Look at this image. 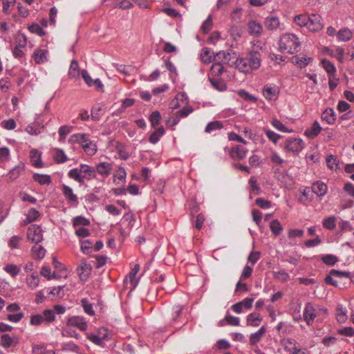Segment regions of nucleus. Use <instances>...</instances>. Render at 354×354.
Here are the masks:
<instances>
[{"label": "nucleus", "instance_id": "f257e3e1", "mask_svg": "<svg viewBox=\"0 0 354 354\" xmlns=\"http://www.w3.org/2000/svg\"><path fill=\"white\" fill-rule=\"evenodd\" d=\"M236 67L243 73H251L259 68L261 64V55L259 51H251L245 57H238L235 62Z\"/></svg>", "mask_w": 354, "mask_h": 354}, {"label": "nucleus", "instance_id": "f03ea898", "mask_svg": "<svg viewBox=\"0 0 354 354\" xmlns=\"http://www.w3.org/2000/svg\"><path fill=\"white\" fill-rule=\"evenodd\" d=\"M299 38L294 34L286 33L281 36L279 41V50L282 53L293 54L300 48Z\"/></svg>", "mask_w": 354, "mask_h": 354}, {"label": "nucleus", "instance_id": "7ed1b4c3", "mask_svg": "<svg viewBox=\"0 0 354 354\" xmlns=\"http://www.w3.org/2000/svg\"><path fill=\"white\" fill-rule=\"evenodd\" d=\"M68 141L71 143H79L88 156H93L97 151L95 143L89 139V135L88 134H73L71 136Z\"/></svg>", "mask_w": 354, "mask_h": 354}, {"label": "nucleus", "instance_id": "20e7f679", "mask_svg": "<svg viewBox=\"0 0 354 354\" xmlns=\"http://www.w3.org/2000/svg\"><path fill=\"white\" fill-rule=\"evenodd\" d=\"M304 147L305 144L301 138H288L284 142V150L286 152L298 153Z\"/></svg>", "mask_w": 354, "mask_h": 354}, {"label": "nucleus", "instance_id": "39448f33", "mask_svg": "<svg viewBox=\"0 0 354 354\" xmlns=\"http://www.w3.org/2000/svg\"><path fill=\"white\" fill-rule=\"evenodd\" d=\"M27 238L29 241L38 243L43 239L42 230L40 226L31 225L27 232Z\"/></svg>", "mask_w": 354, "mask_h": 354}, {"label": "nucleus", "instance_id": "423d86ee", "mask_svg": "<svg viewBox=\"0 0 354 354\" xmlns=\"http://www.w3.org/2000/svg\"><path fill=\"white\" fill-rule=\"evenodd\" d=\"M318 315L317 310L311 303L308 302L306 304L303 313V317L308 326H311L313 324L315 319L318 316Z\"/></svg>", "mask_w": 354, "mask_h": 354}, {"label": "nucleus", "instance_id": "0eeeda50", "mask_svg": "<svg viewBox=\"0 0 354 354\" xmlns=\"http://www.w3.org/2000/svg\"><path fill=\"white\" fill-rule=\"evenodd\" d=\"M279 94V88L275 84H268L263 88V95L267 100H277Z\"/></svg>", "mask_w": 354, "mask_h": 354}, {"label": "nucleus", "instance_id": "6e6552de", "mask_svg": "<svg viewBox=\"0 0 354 354\" xmlns=\"http://www.w3.org/2000/svg\"><path fill=\"white\" fill-rule=\"evenodd\" d=\"M307 28L311 32H318L323 28L321 23L322 17L319 15L312 14L308 16Z\"/></svg>", "mask_w": 354, "mask_h": 354}, {"label": "nucleus", "instance_id": "1a4fd4ad", "mask_svg": "<svg viewBox=\"0 0 354 354\" xmlns=\"http://www.w3.org/2000/svg\"><path fill=\"white\" fill-rule=\"evenodd\" d=\"M17 44L15 46L12 53L15 58H21L24 55L22 48H24L27 44L26 36L24 34L19 35L17 37Z\"/></svg>", "mask_w": 354, "mask_h": 354}, {"label": "nucleus", "instance_id": "9d476101", "mask_svg": "<svg viewBox=\"0 0 354 354\" xmlns=\"http://www.w3.org/2000/svg\"><path fill=\"white\" fill-rule=\"evenodd\" d=\"M67 326L77 328L82 331H85L87 329V323L83 317L73 316L68 319Z\"/></svg>", "mask_w": 354, "mask_h": 354}, {"label": "nucleus", "instance_id": "9b49d317", "mask_svg": "<svg viewBox=\"0 0 354 354\" xmlns=\"http://www.w3.org/2000/svg\"><path fill=\"white\" fill-rule=\"evenodd\" d=\"M253 301V298L247 297L242 301L232 305L231 308L236 313H241L243 311V308H245L247 310L250 309L252 306Z\"/></svg>", "mask_w": 354, "mask_h": 354}, {"label": "nucleus", "instance_id": "f8f14e48", "mask_svg": "<svg viewBox=\"0 0 354 354\" xmlns=\"http://www.w3.org/2000/svg\"><path fill=\"white\" fill-rule=\"evenodd\" d=\"M62 191L65 198L69 203L74 205H77L79 203L77 195L73 193L72 188L69 186L63 185L62 186Z\"/></svg>", "mask_w": 354, "mask_h": 354}, {"label": "nucleus", "instance_id": "ddd939ff", "mask_svg": "<svg viewBox=\"0 0 354 354\" xmlns=\"http://www.w3.org/2000/svg\"><path fill=\"white\" fill-rule=\"evenodd\" d=\"M248 150L241 146L232 147L230 151V156L234 160H241L246 157Z\"/></svg>", "mask_w": 354, "mask_h": 354}, {"label": "nucleus", "instance_id": "4468645a", "mask_svg": "<svg viewBox=\"0 0 354 354\" xmlns=\"http://www.w3.org/2000/svg\"><path fill=\"white\" fill-rule=\"evenodd\" d=\"M112 169L111 163L103 162L97 164L95 169L100 175L107 177L111 174Z\"/></svg>", "mask_w": 354, "mask_h": 354}, {"label": "nucleus", "instance_id": "2eb2a0df", "mask_svg": "<svg viewBox=\"0 0 354 354\" xmlns=\"http://www.w3.org/2000/svg\"><path fill=\"white\" fill-rule=\"evenodd\" d=\"M321 131L322 127L319 123L317 121H315L310 128L305 131L304 135L308 138L313 139L319 134Z\"/></svg>", "mask_w": 354, "mask_h": 354}, {"label": "nucleus", "instance_id": "dca6fc26", "mask_svg": "<svg viewBox=\"0 0 354 354\" xmlns=\"http://www.w3.org/2000/svg\"><path fill=\"white\" fill-rule=\"evenodd\" d=\"M48 51L46 49H37L33 53L34 60L36 64H41L47 62Z\"/></svg>", "mask_w": 354, "mask_h": 354}, {"label": "nucleus", "instance_id": "f3484780", "mask_svg": "<svg viewBox=\"0 0 354 354\" xmlns=\"http://www.w3.org/2000/svg\"><path fill=\"white\" fill-rule=\"evenodd\" d=\"M264 24L268 30H274L279 28L280 22L277 17L268 16L265 19Z\"/></svg>", "mask_w": 354, "mask_h": 354}, {"label": "nucleus", "instance_id": "a211bd4d", "mask_svg": "<svg viewBox=\"0 0 354 354\" xmlns=\"http://www.w3.org/2000/svg\"><path fill=\"white\" fill-rule=\"evenodd\" d=\"M284 348L291 354H299L301 353L299 346H297L295 340L292 339H288L285 341Z\"/></svg>", "mask_w": 354, "mask_h": 354}, {"label": "nucleus", "instance_id": "6ab92c4d", "mask_svg": "<svg viewBox=\"0 0 354 354\" xmlns=\"http://www.w3.org/2000/svg\"><path fill=\"white\" fill-rule=\"evenodd\" d=\"M312 192L319 196H323L326 194L327 185L320 181L314 183L312 185Z\"/></svg>", "mask_w": 354, "mask_h": 354}, {"label": "nucleus", "instance_id": "aec40b11", "mask_svg": "<svg viewBox=\"0 0 354 354\" xmlns=\"http://www.w3.org/2000/svg\"><path fill=\"white\" fill-rule=\"evenodd\" d=\"M68 176L80 184H84V179L87 178L86 175L81 174L80 169L78 168L71 169L68 173Z\"/></svg>", "mask_w": 354, "mask_h": 354}, {"label": "nucleus", "instance_id": "412c9836", "mask_svg": "<svg viewBox=\"0 0 354 354\" xmlns=\"http://www.w3.org/2000/svg\"><path fill=\"white\" fill-rule=\"evenodd\" d=\"M262 318L259 313H252L247 316L246 322L248 326H258L260 325Z\"/></svg>", "mask_w": 354, "mask_h": 354}, {"label": "nucleus", "instance_id": "4be33fe9", "mask_svg": "<svg viewBox=\"0 0 354 354\" xmlns=\"http://www.w3.org/2000/svg\"><path fill=\"white\" fill-rule=\"evenodd\" d=\"M77 270L78 271L81 270V272H79L80 279H86L88 275L91 274V266L86 261H82Z\"/></svg>", "mask_w": 354, "mask_h": 354}, {"label": "nucleus", "instance_id": "5701e85b", "mask_svg": "<svg viewBox=\"0 0 354 354\" xmlns=\"http://www.w3.org/2000/svg\"><path fill=\"white\" fill-rule=\"evenodd\" d=\"M322 119L329 124H333L335 122L336 115L334 110L328 108L322 114Z\"/></svg>", "mask_w": 354, "mask_h": 354}, {"label": "nucleus", "instance_id": "b1692460", "mask_svg": "<svg viewBox=\"0 0 354 354\" xmlns=\"http://www.w3.org/2000/svg\"><path fill=\"white\" fill-rule=\"evenodd\" d=\"M266 333V328L264 326H261L258 331L254 333L250 336V343L251 345H256L258 342H260L262 337Z\"/></svg>", "mask_w": 354, "mask_h": 354}, {"label": "nucleus", "instance_id": "393cba45", "mask_svg": "<svg viewBox=\"0 0 354 354\" xmlns=\"http://www.w3.org/2000/svg\"><path fill=\"white\" fill-rule=\"evenodd\" d=\"M212 86L218 91H224L227 89V85L225 82L217 77H209Z\"/></svg>", "mask_w": 354, "mask_h": 354}, {"label": "nucleus", "instance_id": "a878e982", "mask_svg": "<svg viewBox=\"0 0 354 354\" xmlns=\"http://www.w3.org/2000/svg\"><path fill=\"white\" fill-rule=\"evenodd\" d=\"M165 134V129L162 126L157 128L152 132L149 138V141L152 144L157 143L160 138Z\"/></svg>", "mask_w": 354, "mask_h": 354}, {"label": "nucleus", "instance_id": "bb28decb", "mask_svg": "<svg viewBox=\"0 0 354 354\" xmlns=\"http://www.w3.org/2000/svg\"><path fill=\"white\" fill-rule=\"evenodd\" d=\"M81 174L86 175L87 178L86 179H91L95 178V169L87 165L81 164L80 166Z\"/></svg>", "mask_w": 354, "mask_h": 354}, {"label": "nucleus", "instance_id": "cd10ccee", "mask_svg": "<svg viewBox=\"0 0 354 354\" xmlns=\"http://www.w3.org/2000/svg\"><path fill=\"white\" fill-rule=\"evenodd\" d=\"M249 32L251 35H259L263 30L262 26L254 21H251L248 24Z\"/></svg>", "mask_w": 354, "mask_h": 354}, {"label": "nucleus", "instance_id": "c85d7f7f", "mask_svg": "<svg viewBox=\"0 0 354 354\" xmlns=\"http://www.w3.org/2000/svg\"><path fill=\"white\" fill-rule=\"evenodd\" d=\"M33 179L35 182L41 185H50L52 183L50 176L47 174H39L36 173L33 175Z\"/></svg>", "mask_w": 354, "mask_h": 354}, {"label": "nucleus", "instance_id": "c756f323", "mask_svg": "<svg viewBox=\"0 0 354 354\" xmlns=\"http://www.w3.org/2000/svg\"><path fill=\"white\" fill-rule=\"evenodd\" d=\"M161 119V114L158 111H153L149 117L151 126L154 129H156L160 124Z\"/></svg>", "mask_w": 354, "mask_h": 354}, {"label": "nucleus", "instance_id": "7c9ffc66", "mask_svg": "<svg viewBox=\"0 0 354 354\" xmlns=\"http://www.w3.org/2000/svg\"><path fill=\"white\" fill-rule=\"evenodd\" d=\"M54 151L53 159L57 163L61 164L68 160V158L62 149H55Z\"/></svg>", "mask_w": 354, "mask_h": 354}, {"label": "nucleus", "instance_id": "2f4dec72", "mask_svg": "<svg viewBox=\"0 0 354 354\" xmlns=\"http://www.w3.org/2000/svg\"><path fill=\"white\" fill-rule=\"evenodd\" d=\"M337 37L339 41H348L352 38L353 33L348 28H343L337 32Z\"/></svg>", "mask_w": 354, "mask_h": 354}, {"label": "nucleus", "instance_id": "473e14b6", "mask_svg": "<svg viewBox=\"0 0 354 354\" xmlns=\"http://www.w3.org/2000/svg\"><path fill=\"white\" fill-rule=\"evenodd\" d=\"M184 308V306L183 305H176L174 306L171 308V316H172V321L174 322H177L179 321L182 313L183 310Z\"/></svg>", "mask_w": 354, "mask_h": 354}, {"label": "nucleus", "instance_id": "72a5a7b5", "mask_svg": "<svg viewBox=\"0 0 354 354\" xmlns=\"http://www.w3.org/2000/svg\"><path fill=\"white\" fill-rule=\"evenodd\" d=\"M41 317L44 322L48 324L55 320V311L50 309L44 310L42 313Z\"/></svg>", "mask_w": 354, "mask_h": 354}, {"label": "nucleus", "instance_id": "f704fd0d", "mask_svg": "<svg viewBox=\"0 0 354 354\" xmlns=\"http://www.w3.org/2000/svg\"><path fill=\"white\" fill-rule=\"evenodd\" d=\"M231 53L225 51H220L216 53L214 58L216 59L218 62H223L224 64H229L230 62Z\"/></svg>", "mask_w": 354, "mask_h": 354}, {"label": "nucleus", "instance_id": "c9c22d12", "mask_svg": "<svg viewBox=\"0 0 354 354\" xmlns=\"http://www.w3.org/2000/svg\"><path fill=\"white\" fill-rule=\"evenodd\" d=\"M224 67L220 62L214 63L210 68L212 77H219L223 73Z\"/></svg>", "mask_w": 354, "mask_h": 354}, {"label": "nucleus", "instance_id": "e433bc0d", "mask_svg": "<svg viewBox=\"0 0 354 354\" xmlns=\"http://www.w3.org/2000/svg\"><path fill=\"white\" fill-rule=\"evenodd\" d=\"M223 127V123L221 121H213L209 122L205 129L206 133H211L216 130L221 129Z\"/></svg>", "mask_w": 354, "mask_h": 354}, {"label": "nucleus", "instance_id": "4c0bfd02", "mask_svg": "<svg viewBox=\"0 0 354 354\" xmlns=\"http://www.w3.org/2000/svg\"><path fill=\"white\" fill-rule=\"evenodd\" d=\"M90 225V221L88 218L82 216H78L73 219V225L74 227H77L78 226H88Z\"/></svg>", "mask_w": 354, "mask_h": 354}, {"label": "nucleus", "instance_id": "58836bf2", "mask_svg": "<svg viewBox=\"0 0 354 354\" xmlns=\"http://www.w3.org/2000/svg\"><path fill=\"white\" fill-rule=\"evenodd\" d=\"M292 60L294 63H296L297 64L299 65L301 68H303L306 67L308 64L309 62L312 60V58L306 56L300 57L296 55L292 57Z\"/></svg>", "mask_w": 354, "mask_h": 354}, {"label": "nucleus", "instance_id": "ea45409f", "mask_svg": "<svg viewBox=\"0 0 354 354\" xmlns=\"http://www.w3.org/2000/svg\"><path fill=\"white\" fill-rule=\"evenodd\" d=\"M68 75L71 78H75L79 76V64L77 61L72 60L68 70Z\"/></svg>", "mask_w": 354, "mask_h": 354}, {"label": "nucleus", "instance_id": "a19ab883", "mask_svg": "<svg viewBox=\"0 0 354 354\" xmlns=\"http://www.w3.org/2000/svg\"><path fill=\"white\" fill-rule=\"evenodd\" d=\"M270 122L271 124L279 131L284 133H290L292 131V129H288L283 123H281L277 118H272Z\"/></svg>", "mask_w": 354, "mask_h": 354}, {"label": "nucleus", "instance_id": "79ce46f5", "mask_svg": "<svg viewBox=\"0 0 354 354\" xmlns=\"http://www.w3.org/2000/svg\"><path fill=\"white\" fill-rule=\"evenodd\" d=\"M24 165H17L16 167H15L12 169H11L9 171L8 175L9 176V178L12 180H14L19 176V175L24 171Z\"/></svg>", "mask_w": 354, "mask_h": 354}, {"label": "nucleus", "instance_id": "37998d69", "mask_svg": "<svg viewBox=\"0 0 354 354\" xmlns=\"http://www.w3.org/2000/svg\"><path fill=\"white\" fill-rule=\"evenodd\" d=\"M270 228L272 234L275 236H278L281 232L283 227L278 220H273L270 222Z\"/></svg>", "mask_w": 354, "mask_h": 354}, {"label": "nucleus", "instance_id": "c03bdc74", "mask_svg": "<svg viewBox=\"0 0 354 354\" xmlns=\"http://www.w3.org/2000/svg\"><path fill=\"white\" fill-rule=\"evenodd\" d=\"M201 56L202 62L205 64L213 62L214 59V56L211 55V52L207 48H203Z\"/></svg>", "mask_w": 354, "mask_h": 354}, {"label": "nucleus", "instance_id": "a18cd8bd", "mask_svg": "<svg viewBox=\"0 0 354 354\" xmlns=\"http://www.w3.org/2000/svg\"><path fill=\"white\" fill-rule=\"evenodd\" d=\"M30 158L32 159V160H34L36 158L38 159V160H36L33 163V165L35 167L41 168L43 167V163L40 160L41 154L37 149H32L30 151Z\"/></svg>", "mask_w": 354, "mask_h": 354}, {"label": "nucleus", "instance_id": "49530a36", "mask_svg": "<svg viewBox=\"0 0 354 354\" xmlns=\"http://www.w3.org/2000/svg\"><path fill=\"white\" fill-rule=\"evenodd\" d=\"M264 131L268 139L275 145L277 143L279 140L282 138L281 135L277 134L272 130L265 129Z\"/></svg>", "mask_w": 354, "mask_h": 354}, {"label": "nucleus", "instance_id": "de8ad7c7", "mask_svg": "<svg viewBox=\"0 0 354 354\" xmlns=\"http://www.w3.org/2000/svg\"><path fill=\"white\" fill-rule=\"evenodd\" d=\"M347 319L346 310L342 305L337 307V320L338 322L344 323Z\"/></svg>", "mask_w": 354, "mask_h": 354}, {"label": "nucleus", "instance_id": "09e8293b", "mask_svg": "<svg viewBox=\"0 0 354 354\" xmlns=\"http://www.w3.org/2000/svg\"><path fill=\"white\" fill-rule=\"evenodd\" d=\"M336 217L330 216L323 221V226L326 229L333 230L336 227Z\"/></svg>", "mask_w": 354, "mask_h": 354}, {"label": "nucleus", "instance_id": "8fccbe9b", "mask_svg": "<svg viewBox=\"0 0 354 354\" xmlns=\"http://www.w3.org/2000/svg\"><path fill=\"white\" fill-rule=\"evenodd\" d=\"M322 261L326 265L332 266L338 261V258L333 254H325L322 257Z\"/></svg>", "mask_w": 354, "mask_h": 354}, {"label": "nucleus", "instance_id": "3c124183", "mask_svg": "<svg viewBox=\"0 0 354 354\" xmlns=\"http://www.w3.org/2000/svg\"><path fill=\"white\" fill-rule=\"evenodd\" d=\"M81 303H82V306L83 307L84 311L86 314L91 315V316L95 315V311L93 310V304L89 303L87 299H86V298L82 299L81 300Z\"/></svg>", "mask_w": 354, "mask_h": 354}, {"label": "nucleus", "instance_id": "603ef678", "mask_svg": "<svg viewBox=\"0 0 354 354\" xmlns=\"http://www.w3.org/2000/svg\"><path fill=\"white\" fill-rule=\"evenodd\" d=\"M322 62L323 67L324 68L327 73L329 74L330 76L334 75L336 71L334 64L327 59H323Z\"/></svg>", "mask_w": 354, "mask_h": 354}, {"label": "nucleus", "instance_id": "864d4df0", "mask_svg": "<svg viewBox=\"0 0 354 354\" xmlns=\"http://www.w3.org/2000/svg\"><path fill=\"white\" fill-rule=\"evenodd\" d=\"M4 270L12 277H16L20 272V268L14 264H8L4 267Z\"/></svg>", "mask_w": 354, "mask_h": 354}, {"label": "nucleus", "instance_id": "5fc2aeb1", "mask_svg": "<svg viewBox=\"0 0 354 354\" xmlns=\"http://www.w3.org/2000/svg\"><path fill=\"white\" fill-rule=\"evenodd\" d=\"M28 30L30 32L35 33L40 37L44 36L46 34L44 29L38 24L36 23L32 24L30 26H29Z\"/></svg>", "mask_w": 354, "mask_h": 354}, {"label": "nucleus", "instance_id": "6e6d98bb", "mask_svg": "<svg viewBox=\"0 0 354 354\" xmlns=\"http://www.w3.org/2000/svg\"><path fill=\"white\" fill-rule=\"evenodd\" d=\"M308 20V16L305 15H296L294 18V21L295 24L300 26H306V28Z\"/></svg>", "mask_w": 354, "mask_h": 354}, {"label": "nucleus", "instance_id": "4d7b16f0", "mask_svg": "<svg viewBox=\"0 0 354 354\" xmlns=\"http://www.w3.org/2000/svg\"><path fill=\"white\" fill-rule=\"evenodd\" d=\"M33 254L39 259L44 257L46 254V250L41 245H35L32 248Z\"/></svg>", "mask_w": 354, "mask_h": 354}, {"label": "nucleus", "instance_id": "13d9d810", "mask_svg": "<svg viewBox=\"0 0 354 354\" xmlns=\"http://www.w3.org/2000/svg\"><path fill=\"white\" fill-rule=\"evenodd\" d=\"M72 128V127L67 125L60 127L58 131L59 136V140H64L66 136L71 133Z\"/></svg>", "mask_w": 354, "mask_h": 354}, {"label": "nucleus", "instance_id": "bf43d9fd", "mask_svg": "<svg viewBox=\"0 0 354 354\" xmlns=\"http://www.w3.org/2000/svg\"><path fill=\"white\" fill-rule=\"evenodd\" d=\"M27 284L28 287L33 290L39 286V279L37 276L32 274L30 277H27Z\"/></svg>", "mask_w": 354, "mask_h": 354}, {"label": "nucleus", "instance_id": "052dcab7", "mask_svg": "<svg viewBox=\"0 0 354 354\" xmlns=\"http://www.w3.org/2000/svg\"><path fill=\"white\" fill-rule=\"evenodd\" d=\"M212 19L209 15L203 23L201 30L204 34H207L212 29Z\"/></svg>", "mask_w": 354, "mask_h": 354}, {"label": "nucleus", "instance_id": "680f3d73", "mask_svg": "<svg viewBox=\"0 0 354 354\" xmlns=\"http://www.w3.org/2000/svg\"><path fill=\"white\" fill-rule=\"evenodd\" d=\"M273 275L274 279L279 280L281 282H285L288 281L290 276L288 272H286L285 270H281L279 272H274Z\"/></svg>", "mask_w": 354, "mask_h": 354}, {"label": "nucleus", "instance_id": "e2e57ef3", "mask_svg": "<svg viewBox=\"0 0 354 354\" xmlns=\"http://www.w3.org/2000/svg\"><path fill=\"white\" fill-rule=\"evenodd\" d=\"M238 95L246 101L253 102H255L257 101V98L254 95L250 94L248 91H246L244 89L239 90L238 91Z\"/></svg>", "mask_w": 354, "mask_h": 354}, {"label": "nucleus", "instance_id": "0e129e2a", "mask_svg": "<svg viewBox=\"0 0 354 354\" xmlns=\"http://www.w3.org/2000/svg\"><path fill=\"white\" fill-rule=\"evenodd\" d=\"M249 184L250 186L251 191L256 195L261 192V188L257 185V181L255 177L252 176L249 180Z\"/></svg>", "mask_w": 354, "mask_h": 354}, {"label": "nucleus", "instance_id": "69168bd1", "mask_svg": "<svg viewBox=\"0 0 354 354\" xmlns=\"http://www.w3.org/2000/svg\"><path fill=\"white\" fill-rule=\"evenodd\" d=\"M12 339L8 334H3L1 336L0 344L4 348L10 347L12 344Z\"/></svg>", "mask_w": 354, "mask_h": 354}, {"label": "nucleus", "instance_id": "338daca9", "mask_svg": "<svg viewBox=\"0 0 354 354\" xmlns=\"http://www.w3.org/2000/svg\"><path fill=\"white\" fill-rule=\"evenodd\" d=\"M40 216L39 212L35 208H31L26 215V220L28 223L35 221Z\"/></svg>", "mask_w": 354, "mask_h": 354}, {"label": "nucleus", "instance_id": "774afa93", "mask_svg": "<svg viewBox=\"0 0 354 354\" xmlns=\"http://www.w3.org/2000/svg\"><path fill=\"white\" fill-rule=\"evenodd\" d=\"M93 243L88 240L81 241V250L84 254H89L92 250Z\"/></svg>", "mask_w": 354, "mask_h": 354}]
</instances>
